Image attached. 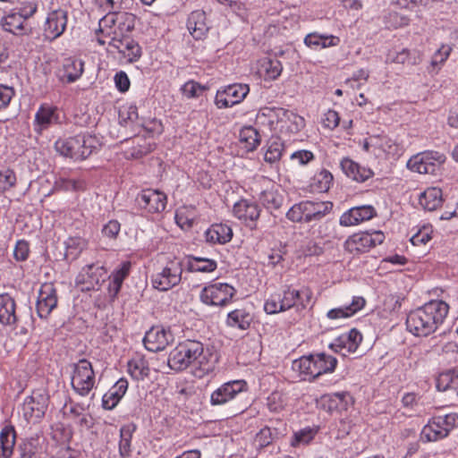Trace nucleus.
Returning <instances> with one entry per match:
<instances>
[{
  "mask_svg": "<svg viewBox=\"0 0 458 458\" xmlns=\"http://www.w3.org/2000/svg\"><path fill=\"white\" fill-rule=\"evenodd\" d=\"M448 311L449 306L446 302L430 301L408 314L407 329L416 336H428L444 323Z\"/></svg>",
  "mask_w": 458,
  "mask_h": 458,
  "instance_id": "1",
  "label": "nucleus"
},
{
  "mask_svg": "<svg viewBox=\"0 0 458 458\" xmlns=\"http://www.w3.org/2000/svg\"><path fill=\"white\" fill-rule=\"evenodd\" d=\"M257 121L276 133H297L305 126L303 117L284 108H262Z\"/></svg>",
  "mask_w": 458,
  "mask_h": 458,
  "instance_id": "2",
  "label": "nucleus"
},
{
  "mask_svg": "<svg viewBox=\"0 0 458 458\" xmlns=\"http://www.w3.org/2000/svg\"><path fill=\"white\" fill-rule=\"evenodd\" d=\"M196 364L203 370L208 371L211 367L204 354L203 344L195 340H185L174 348L168 358V365L174 370H183L190 365Z\"/></svg>",
  "mask_w": 458,
  "mask_h": 458,
  "instance_id": "3",
  "label": "nucleus"
},
{
  "mask_svg": "<svg viewBox=\"0 0 458 458\" xmlns=\"http://www.w3.org/2000/svg\"><path fill=\"white\" fill-rule=\"evenodd\" d=\"M337 360L324 352L302 356L293 363V369L299 372L304 380H314L323 374L332 373Z\"/></svg>",
  "mask_w": 458,
  "mask_h": 458,
  "instance_id": "4",
  "label": "nucleus"
},
{
  "mask_svg": "<svg viewBox=\"0 0 458 458\" xmlns=\"http://www.w3.org/2000/svg\"><path fill=\"white\" fill-rule=\"evenodd\" d=\"M98 146V139L89 133L59 139L55 143V148L60 155L75 160L87 158Z\"/></svg>",
  "mask_w": 458,
  "mask_h": 458,
  "instance_id": "5",
  "label": "nucleus"
},
{
  "mask_svg": "<svg viewBox=\"0 0 458 458\" xmlns=\"http://www.w3.org/2000/svg\"><path fill=\"white\" fill-rule=\"evenodd\" d=\"M458 426V414L452 412L431 418L420 432L423 442H436L446 437Z\"/></svg>",
  "mask_w": 458,
  "mask_h": 458,
  "instance_id": "6",
  "label": "nucleus"
},
{
  "mask_svg": "<svg viewBox=\"0 0 458 458\" xmlns=\"http://www.w3.org/2000/svg\"><path fill=\"white\" fill-rule=\"evenodd\" d=\"M301 293H301L289 285H284L269 295L265 301L264 310L267 314H277L290 310L298 304Z\"/></svg>",
  "mask_w": 458,
  "mask_h": 458,
  "instance_id": "7",
  "label": "nucleus"
},
{
  "mask_svg": "<svg viewBox=\"0 0 458 458\" xmlns=\"http://www.w3.org/2000/svg\"><path fill=\"white\" fill-rule=\"evenodd\" d=\"M445 161V156L438 151H425L411 157L407 167L423 174H436Z\"/></svg>",
  "mask_w": 458,
  "mask_h": 458,
  "instance_id": "8",
  "label": "nucleus"
},
{
  "mask_svg": "<svg viewBox=\"0 0 458 458\" xmlns=\"http://www.w3.org/2000/svg\"><path fill=\"white\" fill-rule=\"evenodd\" d=\"M95 386V373L91 363L81 359L73 366L72 386L81 396H86Z\"/></svg>",
  "mask_w": 458,
  "mask_h": 458,
  "instance_id": "9",
  "label": "nucleus"
},
{
  "mask_svg": "<svg viewBox=\"0 0 458 458\" xmlns=\"http://www.w3.org/2000/svg\"><path fill=\"white\" fill-rule=\"evenodd\" d=\"M385 235L381 231L360 232L350 236L344 243L345 250L352 255H360L381 244Z\"/></svg>",
  "mask_w": 458,
  "mask_h": 458,
  "instance_id": "10",
  "label": "nucleus"
},
{
  "mask_svg": "<svg viewBox=\"0 0 458 458\" xmlns=\"http://www.w3.org/2000/svg\"><path fill=\"white\" fill-rule=\"evenodd\" d=\"M255 191L259 201L267 209H278L283 202L284 197L279 192L278 186L275 184L270 179L265 176H259L255 182Z\"/></svg>",
  "mask_w": 458,
  "mask_h": 458,
  "instance_id": "11",
  "label": "nucleus"
},
{
  "mask_svg": "<svg viewBox=\"0 0 458 458\" xmlns=\"http://www.w3.org/2000/svg\"><path fill=\"white\" fill-rule=\"evenodd\" d=\"M236 290L228 284L216 283L205 286L199 294L200 301L209 306H225L231 301Z\"/></svg>",
  "mask_w": 458,
  "mask_h": 458,
  "instance_id": "12",
  "label": "nucleus"
},
{
  "mask_svg": "<svg viewBox=\"0 0 458 458\" xmlns=\"http://www.w3.org/2000/svg\"><path fill=\"white\" fill-rule=\"evenodd\" d=\"M68 12L62 8L47 13L43 24V35L46 39L53 41L61 37L66 30Z\"/></svg>",
  "mask_w": 458,
  "mask_h": 458,
  "instance_id": "13",
  "label": "nucleus"
},
{
  "mask_svg": "<svg viewBox=\"0 0 458 458\" xmlns=\"http://www.w3.org/2000/svg\"><path fill=\"white\" fill-rule=\"evenodd\" d=\"M247 392V383L244 380H232L222 384L210 395L212 406H222Z\"/></svg>",
  "mask_w": 458,
  "mask_h": 458,
  "instance_id": "14",
  "label": "nucleus"
},
{
  "mask_svg": "<svg viewBox=\"0 0 458 458\" xmlns=\"http://www.w3.org/2000/svg\"><path fill=\"white\" fill-rule=\"evenodd\" d=\"M48 406V395L45 390L38 389L24 399L22 410L27 420H39Z\"/></svg>",
  "mask_w": 458,
  "mask_h": 458,
  "instance_id": "15",
  "label": "nucleus"
},
{
  "mask_svg": "<svg viewBox=\"0 0 458 458\" xmlns=\"http://www.w3.org/2000/svg\"><path fill=\"white\" fill-rule=\"evenodd\" d=\"M250 88L247 84L234 83L218 89L215 104L218 108H228L240 104L248 95Z\"/></svg>",
  "mask_w": 458,
  "mask_h": 458,
  "instance_id": "16",
  "label": "nucleus"
},
{
  "mask_svg": "<svg viewBox=\"0 0 458 458\" xmlns=\"http://www.w3.org/2000/svg\"><path fill=\"white\" fill-rule=\"evenodd\" d=\"M138 206L148 213H161L165 209L166 195L157 190H142L136 198Z\"/></svg>",
  "mask_w": 458,
  "mask_h": 458,
  "instance_id": "17",
  "label": "nucleus"
},
{
  "mask_svg": "<svg viewBox=\"0 0 458 458\" xmlns=\"http://www.w3.org/2000/svg\"><path fill=\"white\" fill-rule=\"evenodd\" d=\"M174 340V335L169 328L153 327L145 334L143 343L147 350L157 352L165 350Z\"/></svg>",
  "mask_w": 458,
  "mask_h": 458,
  "instance_id": "18",
  "label": "nucleus"
},
{
  "mask_svg": "<svg viewBox=\"0 0 458 458\" xmlns=\"http://www.w3.org/2000/svg\"><path fill=\"white\" fill-rule=\"evenodd\" d=\"M106 274L102 265H87L77 276L76 284L81 285V290L83 292L94 290L101 281H104Z\"/></svg>",
  "mask_w": 458,
  "mask_h": 458,
  "instance_id": "19",
  "label": "nucleus"
},
{
  "mask_svg": "<svg viewBox=\"0 0 458 458\" xmlns=\"http://www.w3.org/2000/svg\"><path fill=\"white\" fill-rule=\"evenodd\" d=\"M362 148L376 158H386L390 155H394L396 147L390 138L374 135L363 141Z\"/></svg>",
  "mask_w": 458,
  "mask_h": 458,
  "instance_id": "20",
  "label": "nucleus"
},
{
  "mask_svg": "<svg viewBox=\"0 0 458 458\" xmlns=\"http://www.w3.org/2000/svg\"><path fill=\"white\" fill-rule=\"evenodd\" d=\"M57 305L56 289L51 283L43 284L37 301V313L40 318H47Z\"/></svg>",
  "mask_w": 458,
  "mask_h": 458,
  "instance_id": "21",
  "label": "nucleus"
},
{
  "mask_svg": "<svg viewBox=\"0 0 458 458\" xmlns=\"http://www.w3.org/2000/svg\"><path fill=\"white\" fill-rule=\"evenodd\" d=\"M377 216L375 208L371 205L353 207L342 214L339 223L343 226H353L370 220Z\"/></svg>",
  "mask_w": 458,
  "mask_h": 458,
  "instance_id": "22",
  "label": "nucleus"
},
{
  "mask_svg": "<svg viewBox=\"0 0 458 458\" xmlns=\"http://www.w3.org/2000/svg\"><path fill=\"white\" fill-rule=\"evenodd\" d=\"M362 340L361 334L357 329H352L348 333L342 334L330 344L329 347L343 356L355 352Z\"/></svg>",
  "mask_w": 458,
  "mask_h": 458,
  "instance_id": "23",
  "label": "nucleus"
},
{
  "mask_svg": "<svg viewBox=\"0 0 458 458\" xmlns=\"http://www.w3.org/2000/svg\"><path fill=\"white\" fill-rule=\"evenodd\" d=\"M114 19L106 14L98 22V29L96 31V39L100 46L108 45L113 47L116 40L123 38L115 28Z\"/></svg>",
  "mask_w": 458,
  "mask_h": 458,
  "instance_id": "24",
  "label": "nucleus"
},
{
  "mask_svg": "<svg viewBox=\"0 0 458 458\" xmlns=\"http://www.w3.org/2000/svg\"><path fill=\"white\" fill-rule=\"evenodd\" d=\"M181 280V269L173 261L157 274L153 280V286L159 291H167L176 285Z\"/></svg>",
  "mask_w": 458,
  "mask_h": 458,
  "instance_id": "25",
  "label": "nucleus"
},
{
  "mask_svg": "<svg viewBox=\"0 0 458 458\" xmlns=\"http://www.w3.org/2000/svg\"><path fill=\"white\" fill-rule=\"evenodd\" d=\"M84 71V63L75 58H66L57 70L56 75L63 83H72L79 80Z\"/></svg>",
  "mask_w": 458,
  "mask_h": 458,
  "instance_id": "26",
  "label": "nucleus"
},
{
  "mask_svg": "<svg viewBox=\"0 0 458 458\" xmlns=\"http://www.w3.org/2000/svg\"><path fill=\"white\" fill-rule=\"evenodd\" d=\"M233 212L235 217L245 224L255 223L260 216L259 205L248 199H241L233 205Z\"/></svg>",
  "mask_w": 458,
  "mask_h": 458,
  "instance_id": "27",
  "label": "nucleus"
},
{
  "mask_svg": "<svg viewBox=\"0 0 458 458\" xmlns=\"http://www.w3.org/2000/svg\"><path fill=\"white\" fill-rule=\"evenodd\" d=\"M1 25L5 31L14 35H27L31 31L27 21H25L14 9L1 20Z\"/></svg>",
  "mask_w": 458,
  "mask_h": 458,
  "instance_id": "28",
  "label": "nucleus"
},
{
  "mask_svg": "<svg viewBox=\"0 0 458 458\" xmlns=\"http://www.w3.org/2000/svg\"><path fill=\"white\" fill-rule=\"evenodd\" d=\"M130 270L131 263L129 261L123 262L121 266L115 268L109 276L107 293L111 301H114L117 298L123 282L129 276Z\"/></svg>",
  "mask_w": 458,
  "mask_h": 458,
  "instance_id": "29",
  "label": "nucleus"
},
{
  "mask_svg": "<svg viewBox=\"0 0 458 458\" xmlns=\"http://www.w3.org/2000/svg\"><path fill=\"white\" fill-rule=\"evenodd\" d=\"M59 115L57 108L49 105H41L35 114L34 128L38 132L47 129L52 124L57 123Z\"/></svg>",
  "mask_w": 458,
  "mask_h": 458,
  "instance_id": "30",
  "label": "nucleus"
},
{
  "mask_svg": "<svg viewBox=\"0 0 458 458\" xmlns=\"http://www.w3.org/2000/svg\"><path fill=\"white\" fill-rule=\"evenodd\" d=\"M187 29L195 39L203 38L209 30L205 12L196 10L191 13L187 20Z\"/></svg>",
  "mask_w": 458,
  "mask_h": 458,
  "instance_id": "31",
  "label": "nucleus"
},
{
  "mask_svg": "<svg viewBox=\"0 0 458 458\" xmlns=\"http://www.w3.org/2000/svg\"><path fill=\"white\" fill-rule=\"evenodd\" d=\"M114 42L115 44L112 47L123 55L129 63H134L140 59L141 48L134 39L125 36Z\"/></svg>",
  "mask_w": 458,
  "mask_h": 458,
  "instance_id": "32",
  "label": "nucleus"
},
{
  "mask_svg": "<svg viewBox=\"0 0 458 458\" xmlns=\"http://www.w3.org/2000/svg\"><path fill=\"white\" fill-rule=\"evenodd\" d=\"M128 389V381L125 378H120L116 383L103 395L102 406L106 410H113Z\"/></svg>",
  "mask_w": 458,
  "mask_h": 458,
  "instance_id": "33",
  "label": "nucleus"
},
{
  "mask_svg": "<svg viewBox=\"0 0 458 458\" xmlns=\"http://www.w3.org/2000/svg\"><path fill=\"white\" fill-rule=\"evenodd\" d=\"M341 168L351 179L363 182L372 177L371 169L360 165L350 158H344L341 161Z\"/></svg>",
  "mask_w": 458,
  "mask_h": 458,
  "instance_id": "34",
  "label": "nucleus"
},
{
  "mask_svg": "<svg viewBox=\"0 0 458 458\" xmlns=\"http://www.w3.org/2000/svg\"><path fill=\"white\" fill-rule=\"evenodd\" d=\"M205 237L209 243L225 244L233 238V230L226 224H214L206 231Z\"/></svg>",
  "mask_w": 458,
  "mask_h": 458,
  "instance_id": "35",
  "label": "nucleus"
},
{
  "mask_svg": "<svg viewBox=\"0 0 458 458\" xmlns=\"http://www.w3.org/2000/svg\"><path fill=\"white\" fill-rule=\"evenodd\" d=\"M366 304V301L361 296H354L352 303L347 306L335 308L328 310L327 317L329 319L346 318L353 316L362 310Z\"/></svg>",
  "mask_w": 458,
  "mask_h": 458,
  "instance_id": "36",
  "label": "nucleus"
},
{
  "mask_svg": "<svg viewBox=\"0 0 458 458\" xmlns=\"http://www.w3.org/2000/svg\"><path fill=\"white\" fill-rule=\"evenodd\" d=\"M16 303L13 298L7 294H0V323L6 326L17 322Z\"/></svg>",
  "mask_w": 458,
  "mask_h": 458,
  "instance_id": "37",
  "label": "nucleus"
},
{
  "mask_svg": "<svg viewBox=\"0 0 458 458\" xmlns=\"http://www.w3.org/2000/svg\"><path fill=\"white\" fill-rule=\"evenodd\" d=\"M442 201V191L437 187L428 188L419 196V204L422 208L428 211L436 210L441 206Z\"/></svg>",
  "mask_w": 458,
  "mask_h": 458,
  "instance_id": "38",
  "label": "nucleus"
},
{
  "mask_svg": "<svg viewBox=\"0 0 458 458\" xmlns=\"http://www.w3.org/2000/svg\"><path fill=\"white\" fill-rule=\"evenodd\" d=\"M340 43V38L334 35L319 34L312 32L308 34L304 38V44L313 49L327 48L336 47Z\"/></svg>",
  "mask_w": 458,
  "mask_h": 458,
  "instance_id": "39",
  "label": "nucleus"
},
{
  "mask_svg": "<svg viewBox=\"0 0 458 458\" xmlns=\"http://www.w3.org/2000/svg\"><path fill=\"white\" fill-rule=\"evenodd\" d=\"M283 71L282 64L277 59L264 58L259 61L258 72L265 80L277 79Z\"/></svg>",
  "mask_w": 458,
  "mask_h": 458,
  "instance_id": "40",
  "label": "nucleus"
},
{
  "mask_svg": "<svg viewBox=\"0 0 458 458\" xmlns=\"http://www.w3.org/2000/svg\"><path fill=\"white\" fill-rule=\"evenodd\" d=\"M114 19L115 28L119 30L123 37L131 31L135 26V15L130 13L114 12L108 13Z\"/></svg>",
  "mask_w": 458,
  "mask_h": 458,
  "instance_id": "41",
  "label": "nucleus"
},
{
  "mask_svg": "<svg viewBox=\"0 0 458 458\" xmlns=\"http://www.w3.org/2000/svg\"><path fill=\"white\" fill-rule=\"evenodd\" d=\"M15 445V431L12 427H5L0 433V458H10Z\"/></svg>",
  "mask_w": 458,
  "mask_h": 458,
  "instance_id": "42",
  "label": "nucleus"
},
{
  "mask_svg": "<svg viewBox=\"0 0 458 458\" xmlns=\"http://www.w3.org/2000/svg\"><path fill=\"white\" fill-rule=\"evenodd\" d=\"M251 318L243 309H236L228 313L226 325L230 327L246 330L250 325Z\"/></svg>",
  "mask_w": 458,
  "mask_h": 458,
  "instance_id": "43",
  "label": "nucleus"
},
{
  "mask_svg": "<svg viewBox=\"0 0 458 458\" xmlns=\"http://www.w3.org/2000/svg\"><path fill=\"white\" fill-rule=\"evenodd\" d=\"M127 367L129 374L136 380H142L149 374L148 361L140 355L131 358Z\"/></svg>",
  "mask_w": 458,
  "mask_h": 458,
  "instance_id": "44",
  "label": "nucleus"
},
{
  "mask_svg": "<svg viewBox=\"0 0 458 458\" xmlns=\"http://www.w3.org/2000/svg\"><path fill=\"white\" fill-rule=\"evenodd\" d=\"M304 222L321 219L327 211V206L323 202L302 201Z\"/></svg>",
  "mask_w": 458,
  "mask_h": 458,
  "instance_id": "45",
  "label": "nucleus"
},
{
  "mask_svg": "<svg viewBox=\"0 0 458 458\" xmlns=\"http://www.w3.org/2000/svg\"><path fill=\"white\" fill-rule=\"evenodd\" d=\"M350 399L351 396L346 392L335 393L323 397V406L328 411L344 410L346 409L348 400Z\"/></svg>",
  "mask_w": 458,
  "mask_h": 458,
  "instance_id": "46",
  "label": "nucleus"
},
{
  "mask_svg": "<svg viewBox=\"0 0 458 458\" xmlns=\"http://www.w3.org/2000/svg\"><path fill=\"white\" fill-rule=\"evenodd\" d=\"M239 140L247 151L256 149L260 142L259 132L252 126L243 127L240 131Z\"/></svg>",
  "mask_w": 458,
  "mask_h": 458,
  "instance_id": "47",
  "label": "nucleus"
},
{
  "mask_svg": "<svg viewBox=\"0 0 458 458\" xmlns=\"http://www.w3.org/2000/svg\"><path fill=\"white\" fill-rule=\"evenodd\" d=\"M284 150V144L280 139H271L267 143V150L265 152V161L271 164L279 161Z\"/></svg>",
  "mask_w": 458,
  "mask_h": 458,
  "instance_id": "48",
  "label": "nucleus"
},
{
  "mask_svg": "<svg viewBox=\"0 0 458 458\" xmlns=\"http://www.w3.org/2000/svg\"><path fill=\"white\" fill-rule=\"evenodd\" d=\"M134 429L132 425H124L120 429L119 453L123 458L130 456L131 453V442Z\"/></svg>",
  "mask_w": 458,
  "mask_h": 458,
  "instance_id": "49",
  "label": "nucleus"
},
{
  "mask_svg": "<svg viewBox=\"0 0 458 458\" xmlns=\"http://www.w3.org/2000/svg\"><path fill=\"white\" fill-rule=\"evenodd\" d=\"M278 432L269 427H264L256 435L254 444L257 448H264L273 443L277 437Z\"/></svg>",
  "mask_w": 458,
  "mask_h": 458,
  "instance_id": "50",
  "label": "nucleus"
},
{
  "mask_svg": "<svg viewBox=\"0 0 458 458\" xmlns=\"http://www.w3.org/2000/svg\"><path fill=\"white\" fill-rule=\"evenodd\" d=\"M87 247V242L80 237H71L65 242L64 258H76Z\"/></svg>",
  "mask_w": 458,
  "mask_h": 458,
  "instance_id": "51",
  "label": "nucleus"
},
{
  "mask_svg": "<svg viewBox=\"0 0 458 458\" xmlns=\"http://www.w3.org/2000/svg\"><path fill=\"white\" fill-rule=\"evenodd\" d=\"M453 48L449 44H442L440 47L434 53L431 58L430 66L436 72L448 59Z\"/></svg>",
  "mask_w": 458,
  "mask_h": 458,
  "instance_id": "52",
  "label": "nucleus"
},
{
  "mask_svg": "<svg viewBox=\"0 0 458 458\" xmlns=\"http://www.w3.org/2000/svg\"><path fill=\"white\" fill-rule=\"evenodd\" d=\"M385 23L389 29H398L407 26L410 19L395 11H391L385 16Z\"/></svg>",
  "mask_w": 458,
  "mask_h": 458,
  "instance_id": "53",
  "label": "nucleus"
},
{
  "mask_svg": "<svg viewBox=\"0 0 458 458\" xmlns=\"http://www.w3.org/2000/svg\"><path fill=\"white\" fill-rule=\"evenodd\" d=\"M188 267L191 272L210 273L216 270V263L214 259H192Z\"/></svg>",
  "mask_w": 458,
  "mask_h": 458,
  "instance_id": "54",
  "label": "nucleus"
},
{
  "mask_svg": "<svg viewBox=\"0 0 458 458\" xmlns=\"http://www.w3.org/2000/svg\"><path fill=\"white\" fill-rule=\"evenodd\" d=\"M175 221L182 229H190L194 222V214L186 208H179L175 213Z\"/></svg>",
  "mask_w": 458,
  "mask_h": 458,
  "instance_id": "55",
  "label": "nucleus"
},
{
  "mask_svg": "<svg viewBox=\"0 0 458 458\" xmlns=\"http://www.w3.org/2000/svg\"><path fill=\"white\" fill-rule=\"evenodd\" d=\"M267 405L270 411L279 412L286 405V400L283 394L279 392H274L267 397Z\"/></svg>",
  "mask_w": 458,
  "mask_h": 458,
  "instance_id": "56",
  "label": "nucleus"
},
{
  "mask_svg": "<svg viewBox=\"0 0 458 458\" xmlns=\"http://www.w3.org/2000/svg\"><path fill=\"white\" fill-rule=\"evenodd\" d=\"M410 51L406 48L402 49L401 51H390L386 55L387 63H394L403 64L407 62L410 63ZM411 64H416L417 61L413 60L411 62Z\"/></svg>",
  "mask_w": 458,
  "mask_h": 458,
  "instance_id": "57",
  "label": "nucleus"
},
{
  "mask_svg": "<svg viewBox=\"0 0 458 458\" xmlns=\"http://www.w3.org/2000/svg\"><path fill=\"white\" fill-rule=\"evenodd\" d=\"M315 431L310 428H303L294 433L292 441L293 446L309 444L315 437Z\"/></svg>",
  "mask_w": 458,
  "mask_h": 458,
  "instance_id": "58",
  "label": "nucleus"
},
{
  "mask_svg": "<svg viewBox=\"0 0 458 458\" xmlns=\"http://www.w3.org/2000/svg\"><path fill=\"white\" fill-rule=\"evenodd\" d=\"M38 4L34 0H24L20 6L14 10L25 20L28 21L37 12Z\"/></svg>",
  "mask_w": 458,
  "mask_h": 458,
  "instance_id": "59",
  "label": "nucleus"
},
{
  "mask_svg": "<svg viewBox=\"0 0 458 458\" xmlns=\"http://www.w3.org/2000/svg\"><path fill=\"white\" fill-rule=\"evenodd\" d=\"M432 228L423 226L411 237V242L414 246L425 245L431 240Z\"/></svg>",
  "mask_w": 458,
  "mask_h": 458,
  "instance_id": "60",
  "label": "nucleus"
},
{
  "mask_svg": "<svg viewBox=\"0 0 458 458\" xmlns=\"http://www.w3.org/2000/svg\"><path fill=\"white\" fill-rule=\"evenodd\" d=\"M205 89V86H202L194 81H189L182 87V94L188 98L199 97Z\"/></svg>",
  "mask_w": 458,
  "mask_h": 458,
  "instance_id": "61",
  "label": "nucleus"
},
{
  "mask_svg": "<svg viewBox=\"0 0 458 458\" xmlns=\"http://www.w3.org/2000/svg\"><path fill=\"white\" fill-rule=\"evenodd\" d=\"M16 183V175L13 170L0 171V191H5Z\"/></svg>",
  "mask_w": 458,
  "mask_h": 458,
  "instance_id": "62",
  "label": "nucleus"
},
{
  "mask_svg": "<svg viewBox=\"0 0 458 458\" xmlns=\"http://www.w3.org/2000/svg\"><path fill=\"white\" fill-rule=\"evenodd\" d=\"M340 123V116L335 110H327L322 118V124L325 128L329 130L335 129Z\"/></svg>",
  "mask_w": 458,
  "mask_h": 458,
  "instance_id": "63",
  "label": "nucleus"
},
{
  "mask_svg": "<svg viewBox=\"0 0 458 458\" xmlns=\"http://www.w3.org/2000/svg\"><path fill=\"white\" fill-rule=\"evenodd\" d=\"M20 458H36L37 445L34 440H27L19 445Z\"/></svg>",
  "mask_w": 458,
  "mask_h": 458,
  "instance_id": "64",
  "label": "nucleus"
}]
</instances>
